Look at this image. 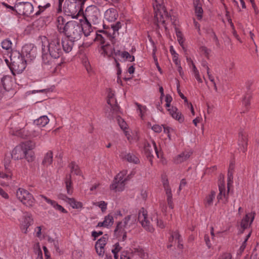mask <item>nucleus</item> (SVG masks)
Listing matches in <instances>:
<instances>
[{
  "label": "nucleus",
  "mask_w": 259,
  "mask_h": 259,
  "mask_svg": "<svg viewBox=\"0 0 259 259\" xmlns=\"http://www.w3.org/2000/svg\"><path fill=\"white\" fill-rule=\"evenodd\" d=\"M42 60L44 64L51 65L53 59L59 58L63 55L61 39L57 34L47 38L41 41Z\"/></svg>",
  "instance_id": "1"
},
{
  "label": "nucleus",
  "mask_w": 259,
  "mask_h": 259,
  "mask_svg": "<svg viewBox=\"0 0 259 259\" xmlns=\"http://www.w3.org/2000/svg\"><path fill=\"white\" fill-rule=\"evenodd\" d=\"M28 47L25 46L23 48L22 54L14 50L10 55V62L9 60L5 59V61L12 72L19 74L22 73L26 67L28 62L33 60L36 57L35 51L32 49L28 51Z\"/></svg>",
  "instance_id": "2"
},
{
  "label": "nucleus",
  "mask_w": 259,
  "mask_h": 259,
  "mask_svg": "<svg viewBox=\"0 0 259 259\" xmlns=\"http://www.w3.org/2000/svg\"><path fill=\"white\" fill-rule=\"evenodd\" d=\"M35 147V144L32 141H27L20 145L17 146L12 151L11 157L15 160L26 158L28 161H31L34 159V156L31 153L29 155L28 151L31 150Z\"/></svg>",
  "instance_id": "3"
},
{
  "label": "nucleus",
  "mask_w": 259,
  "mask_h": 259,
  "mask_svg": "<svg viewBox=\"0 0 259 259\" xmlns=\"http://www.w3.org/2000/svg\"><path fill=\"white\" fill-rule=\"evenodd\" d=\"M104 29L108 28V30H101L99 32L103 33V34L96 33V37L95 38V41H99L101 45L102 46L107 44L106 39L108 38L112 44H114V38L116 36V34H118V31L121 27V23L118 21L115 24H112L109 26H106L103 25Z\"/></svg>",
  "instance_id": "4"
},
{
  "label": "nucleus",
  "mask_w": 259,
  "mask_h": 259,
  "mask_svg": "<svg viewBox=\"0 0 259 259\" xmlns=\"http://www.w3.org/2000/svg\"><path fill=\"white\" fill-rule=\"evenodd\" d=\"M153 6L155 12L154 23L157 26V28H160V24L161 23L166 30L167 27L165 25V22L169 18V15L164 6L162 5V1L154 0L153 2Z\"/></svg>",
  "instance_id": "5"
},
{
  "label": "nucleus",
  "mask_w": 259,
  "mask_h": 259,
  "mask_svg": "<svg viewBox=\"0 0 259 259\" xmlns=\"http://www.w3.org/2000/svg\"><path fill=\"white\" fill-rule=\"evenodd\" d=\"M82 25L75 21L67 22V27L64 34L74 41L79 40L82 34Z\"/></svg>",
  "instance_id": "6"
},
{
  "label": "nucleus",
  "mask_w": 259,
  "mask_h": 259,
  "mask_svg": "<svg viewBox=\"0 0 259 259\" xmlns=\"http://www.w3.org/2000/svg\"><path fill=\"white\" fill-rule=\"evenodd\" d=\"M84 21L87 24L90 23L93 25L98 24L101 20V15L99 9L95 5L88 6L83 12Z\"/></svg>",
  "instance_id": "7"
},
{
  "label": "nucleus",
  "mask_w": 259,
  "mask_h": 259,
  "mask_svg": "<svg viewBox=\"0 0 259 259\" xmlns=\"http://www.w3.org/2000/svg\"><path fill=\"white\" fill-rule=\"evenodd\" d=\"M126 170H122L118 174L110 185V189L115 192L122 191L124 188L126 181L128 180V176L126 177Z\"/></svg>",
  "instance_id": "8"
},
{
  "label": "nucleus",
  "mask_w": 259,
  "mask_h": 259,
  "mask_svg": "<svg viewBox=\"0 0 259 259\" xmlns=\"http://www.w3.org/2000/svg\"><path fill=\"white\" fill-rule=\"evenodd\" d=\"M17 198L26 206L31 207L35 204L33 195L27 190L19 188L16 192Z\"/></svg>",
  "instance_id": "9"
},
{
  "label": "nucleus",
  "mask_w": 259,
  "mask_h": 259,
  "mask_svg": "<svg viewBox=\"0 0 259 259\" xmlns=\"http://www.w3.org/2000/svg\"><path fill=\"white\" fill-rule=\"evenodd\" d=\"M231 165L230 166L228 174V184H227V190H226V187L223 182L220 181L219 184V194L217 196V199L219 201L221 199H222L224 197L226 199V201H228V193L230 190V186L233 183V174L232 172V170L233 168H231Z\"/></svg>",
  "instance_id": "10"
},
{
  "label": "nucleus",
  "mask_w": 259,
  "mask_h": 259,
  "mask_svg": "<svg viewBox=\"0 0 259 259\" xmlns=\"http://www.w3.org/2000/svg\"><path fill=\"white\" fill-rule=\"evenodd\" d=\"M107 102L109 106L110 111H106V114L108 118H111L113 114H117L119 111V107L117 104L114 94L112 92L108 93Z\"/></svg>",
  "instance_id": "11"
},
{
  "label": "nucleus",
  "mask_w": 259,
  "mask_h": 259,
  "mask_svg": "<svg viewBox=\"0 0 259 259\" xmlns=\"http://www.w3.org/2000/svg\"><path fill=\"white\" fill-rule=\"evenodd\" d=\"M136 217L133 215H128L124 218L122 221L119 222L117 224L115 229V233L117 231H124L129 229L135 223Z\"/></svg>",
  "instance_id": "12"
},
{
  "label": "nucleus",
  "mask_w": 259,
  "mask_h": 259,
  "mask_svg": "<svg viewBox=\"0 0 259 259\" xmlns=\"http://www.w3.org/2000/svg\"><path fill=\"white\" fill-rule=\"evenodd\" d=\"M33 11L32 5L29 2H19L15 4V11L19 15L29 16Z\"/></svg>",
  "instance_id": "13"
},
{
  "label": "nucleus",
  "mask_w": 259,
  "mask_h": 259,
  "mask_svg": "<svg viewBox=\"0 0 259 259\" xmlns=\"http://www.w3.org/2000/svg\"><path fill=\"white\" fill-rule=\"evenodd\" d=\"M138 220L142 227L147 231L150 232H153L154 231V229L151 225L150 220L148 218L147 211L143 207L139 210Z\"/></svg>",
  "instance_id": "14"
},
{
  "label": "nucleus",
  "mask_w": 259,
  "mask_h": 259,
  "mask_svg": "<svg viewBox=\"0 0 259 259\" xmlns=\"http://www.w3.org/2000/svg\"><path fill=\"white\" fill-rule=\"evenodd\" d=\"M161 181L166 195L168 206L169 208L172 209L174 208L172 195L171 188L169 185V182L166 175H162L161 176Z\"/></svg>",
  "instance_id": "15"
},
{
  "label": "nucleus",
  "mask_w": 259,
  "mask_h": 259,
  "mask_svg": "<svg viewBox=\"0 0 259 259\" xmlns=\"http://www.w3.org/2000/svg\"><path fill=\"white\" fill-rule=\"evenodd\" d=\"M75 41H74V40H72L67 36L62 38L61 39V45H62L61 49H62V53H63V52H64L66 53H68L71 52L74 46V42Z\"/></svg>",
  "instance_id": "16"
},
{
  "label": "nucleus",
  "mask_w": 259,
  "mask_h": 259,
  "mask_svg": "<svg viewBox=\"0 0 259 259\" xmlns=\"http://www.w3.org/2000/svg\"><path fill=\"white\" fill-rule=\"evenodd\" d=\"M238 143L240 150L245 152L247 149V138L246 133L242 131L240 132L239 134Z\"/></svg>",
  "instance_id": "17"
},
{
  "label": "nucleus",
  "mask_w": 259,
  "mask_h": 259,
  "mask_svg": "<svg viewBox=\"0 0 259 259\" xmlns=\"http://www.w3.org/2000/svg\"><path fill=\"white\" fill-rule=\"evenodd\" d=\"M118 14L117 10L114 8L107 9L104 13V18L108 22L115 21L118 18Z\"/></svg>",
  "instance_id": "18"
},
{
  "label": "nucleus",
  "mask_w": 259,
  "mask_h": 259,
  "mask_svg": "<svg viewBox=\"0 0 259 259\" xmlns=\"http://www.w3.org/2000/svg\"><path fill=\"white\" fill-rule=\"evenodd\" d=\"M10 163V157H6L4 160V164L5 168V172L0 171V178L9 179L12 177L11 170L9 167Z\"/></svg>",
  "instance_id": "19"
},
{
  "label": "nucleus",
  "mask_w": 259,
  "mask_h": 259,
  "mask_svg": "<svg viewBox=\"0 0 259 259\" xmlns=\"http://www.w3.org/2000/svg\"><path fill=\"white\" fill-rule=\"evenodd\" d=\"M33 219L30 214L26 213L23 216V221L21 226V229L24 233H27V229L32 224Z\"/></svg>",
  "instance_id": "20"
},
{
  "label": "nucleus",
  "mask_w": 259,
  "mask_h": 259,
  "mask_svg": "<svg viewBox=\"0 0 259 259\" xmlns=\"http://www.w3.org/2000/svg\"><path fill=\"white\" fill-rule=\"evenodd\" d=\"M120 157L123 160L130 163L138 164L140 162L139 159L133 153L123 152L121 153Z\"/></svg>",
  "instance_id": "21"
},
{
  "label": "nucleus",
  "mask_w": 259,
  "mask_h": 259,
  "mask_svg": "<svg viewBox=\"0 0 259 259\" xmlns=\"http://www.w3.org/2000/svg\"><path fill=\"white\" fill-rule=\"evenodd\" d=\"M254 212L246 214L243 218L241 222V227L243 230L247 228L251 224L254 218Z\"/></svg>",
  "instance_id": "22"
},
{
  "label": "nucleus",
  "mask_w": 259,
  "mask_h": 259,
  "mask_svg": "<svg viewBox=\"0 0 259 259\" xmlns=\"http://www.w3.org/2000/svg\"><path fill=\"white\" fill-rule=\"evenodd\" d=\"M191 154L192 153L190 151H184L174 158V163L176 164H179L186 161L189 158Z\"/></svg>",
  "instance_id": "23"
},
{
  "label": "nucleus",
  "mask_w": 259,
  "mask_h": 259,
  "mask_svg": "<svg viewBox=\"0 0 259 259\" xmlns=\"http://www.w3.org/2000/svg\"><path fill=\"white\" fill-rule=\"evenodd\" d=\"M168 111L171 116L180 122H182L184 120V117L181 113L178 111L177 107L172 106L171 108H168Z\"/></svg>",
  "instance_id": "24"
},
{
  "label": "nucleus",
  "mask_w": 259,
  "mask_h": 259,
  "mask_svg": "<svg viewBox=\"0 0 259 259\" xmlns=\"http://www.w3.org/2000/svg\"><path fill=\"white\" fill-rule=\"evenodd\" d=\"M67 22H66L65 19L62 16H59L57 20V29L60 33L65 32L67 27Z\"/></svg>",
  "instance_id": "25"
},
{
  "label": "nucleus",
  "mask_w": 259,
  "mask_h": 259,
  "mask_svg": "<svg viewBox=\"0 0 259 259\" xmlns=\"http://www.w3.org/2000/svg\"><path fill=\"white\" fill-rule=\"evenodd\" d=\"M193 4L197 18L198 20H200L202 17V14L203 12L201 2L200 0H194Z\"/></svg>",
  "instance_id": "26"
},
{
  "label": "nucleus",
  "mask_w": 259,
  "mask_h": 259,
  "mask_svg": "<svg viewBox=\"0 0 259 259\" xmlns=\"http://www.w3.org/2000/svg\"><path fill=\"white\" fill-rule=\"evenodd\" d=\"M101 50L102 51V54L104 56H107L108 57L113 56L114 48L110 45L108 42L102 46Z\"/></svg>",
  "instance_id": "27"
},
{
  "label": "nucleus",
  "mask_w": 259,
  "mask_h": 259,
  "mask_svg": "<svg viewBox=\"0 0 259 259\" xmlns=\"http://www.w3.org/2000/svg\"><path fill=\"white\" fill-rule=\"evenodd\" d=\"M113 224V218L112 215L108 214L104 218L103 222L98 223L97 227H104L108 228Z\"/></svg>",
  "instance_id": "28"
},
{
  "label": "nucleus",
  "mask_w": 259,
  "mask_h": 259,
  "mask_svg": "<svg viewBox=\"0 0 259 259\" xmlns=\"http://www.w3.org/2000/svg\"><path fill=\"white\" fill-rule=\"evenodd\" d=\"M49 122V119L46 115H43L34 120V124L39 126L44 127Z\"/></svg>",
  "instance_id": "29"
},
{
  "label": "nucleus",
  "mask_w": 259,
  "mask_h": 259,
  "mask_svg": "<svg viewBox=\"0 0 259 259\" xmlns=\"http://www.w3.org/2000/svg\"><path fill=\"white\" fill-rule=\"evenodd\" d=\"M174 239H175L176 241H178V247L179 248H182L183 246V244L181 243L182 242V239L181 238L179 232L177 231L171 233V237L169 239V240L170 242H171Z\"/></svg>",
  "instance_id": "30"
},
{
  "label": "nucleus",
  "mask_w": 259,
  "mask_h": 259,
  "mask_svg": "<svg viewBox=\"0 0 259 259\" xmlns=\"http://www.w3.org/2000/svg\"><path fill=\"white\" fill-rule=\"evenodd\" d=\"M53 152L51 151H48L45 155L42 164L45 166L50 165L53 162Z\"/></svg>",
  "instance_id": "31"
},
{
  "label": "nucleus",
  "mask_w": 259,
  "mask_h": 259,
  "mask_svg": "<svg viewBox=\"0 0 259 259\" xmlns=\"http://www.w3.org/2000/svg\"><path fill=\"white\" fill-rule=\"evenodd\" d=\"M1 46L3 49L8 51V53H11L12 51V42L9 38L3 40L1 42Z\"/></svg>",
  "instance_id": "32"
},
{
  "label": "nucleus",
  "mask_w": 259,
  "mask_h": 259,
  "mask_svg": "<svg viewBox=\"0 0 259 259\" xmlns=\"http://www.w3.org/2000/svg\"><path fill=\"white\" fill-rule=\"evenodd\" d=\"M144 151L146 155V156L149 159L151 164H152V158L153 157L152 155V148L151 144L149 143L145 144L144 146Z\"/></svg>",
  "instance_id": "33"
},
{
  "label": "nucleus",
  "mask_w": 259,
  "mask_h": 259,
  "mask_svg": "<svg viewBox=\"0 0 259 259\" xmlns=\"http://www.w3.org/2000/svg\"><path fill=\"white\" fill-rule=\"evenodd\" d=\"M92 23L87 24V22L84 21V23L82 25V33L84 34L85 36H88L90 35V33L92 32Z\"/></svg>",
  "instance_id": "34"
},
{
  "label": "nucleus",
  "mask_w": 259,
  "mask_h": 259,
  "mask_svg": "<svg viewBox=\"0 0 259 259\" xmlns=\"http://www.w3.org/2000/svg\"><path fill=\"white\" fill-rule=\"evenodd\" d=\"M134 253L140 256L142 259H149L148 253L143 248L139 247L134 249Z\"/></svg>",
  "instance_id": "35"
},
{
  "label": "nucleus",
  "mask_w": 259,
  "mask_h": 259,
  "mask_svg": "<svg viewBox=\"0 0 259 259\" xmlns=\"http://www.w3.org/2000/svg\"><path fill=\"white\" fill-rule=\"evenodd\" d=\"M1 83L5 90H7L10 89L11 78L9 76H4L1 79Z\"/></svg>",
  "instance_id": "36"
},
{
  "label": "nucleus",
  "mask_w": 259,
  "mask_h": 259,
  "mask_svg": "<svg viewBox=\"0 0 259 259\" xmlns=\"http://www.w3.org/2000/svg\"><path fill=\"white\" fill-rule=\"evenodd\" d=\"M68 203L73 208L79 209L82 207V203L79 201H77L73 198H68Z\"/></svg>",
  "instance_id": "37"
},
{
  "label": "nucleus",
  "mask_w": 259,
  "mask_h": 259,
  "mask_svg": "<svg viewBox=\"0 0 259 259\" xmlns=\"http://www.w3.org/2000/svg\"><path fill=\"white\" fill-rule=\"evenodd\" d=\"M215 196V192L214 191H211L210 194L206 197L205 200V206L207 207L212 205Z\"/></svg>",
  "instance_id": "38"
},
{
  "label": "nucleus",
  "mask_w": 259,
  "mask_h": 259,
  "mask_svg": "<svg viewBox=\"0 0 259 259\" xmlns=\"http://www.w3.org/2000/svg\"><path fill=\"white\" fill-rule=\"evenodd\" d=\"M65 185L67 194L71 195L73 193V188L72 187L70 175L67 176L66 180L65 181Z\"/></svg>",
  "instance_id": "39"
},
{
  "label": "nucleus",
  "mask_w": 259,
  "mask_h": 259,
  "mask_svg": "<svg viewBox=\"0 0 259 259\" xmlns=\"http://www.w3.org/2000/svg\"><path fill=\"white\" fill-rule=\"evenodd\" d=\"M251 96L250 94L247 93L244 97L242 100V104L245 108V109H243V112L244 113L248 109V107L250 105V99Z\"/></svg>",
  "instance_id": "40"
},
{
  "label": "nucleus",
  "mask_w": 259,
  "mask_h": 259,
  "mask_svg": "<svg viewBox=\"0 0 259 259\" xmlns=\"http://www.w3.org/2000/svg\"><path fill=\"white\" fill-rule=\"evenodd\" d=\"M69 167L71 168V172L72 174H74L76 175H80V171L79 169V167L74 162H72L70 164Z\"/></svg>",
  "instance_id": "41"
},
{
  "label": "nucleus",
  "mask_w": 259,
  "mask_h": 259,
  "mask_svg": "<svg viewBox=\"0 0 259 259\" xmlns=\"http://www.w3.org/2000/svg\"><path fill=\"white\" fill-rule=\"evenodd\" d=\"M75 6H76V3H75L74 1L73 2H70L67 5V9L68 10L70 15H71L72 17L75 16L76 14V11L75 10H74Z\"/></svg>",
  "instance_id": "42"
},
{
  "label": "nucleus",
  "mask_w": 259,
  "mask_h": 259,
  "mask_svg": "<svg viewBox=\"0 0 259 259\" xmlns=\"http://www.w3.org/2000/svg\"><path fill=\"white\" fill-rule=\"evenodd\" d=\"M108 239V235L104 234L102 238L99 239L96 242L95 245L102 246L105 247Z\"/></svg>",
  "instance_id": "43"
},
{
  "label": "nucleus",
  "mask_w": 259,
  "mask_h": 259,
  "mask_svg": "<svg viewBox=\"0 0 259 259\" xmlns=\"http://www.w3.org/2000/svg\"><path fill=\"white\" fill-rule=\"evenodd\" d=\"M51 205L57 210L63 213H67V211L55 200L53 201Z\"/></svg>",
  "instance_id": "44"
},
{
  "label": "nucleus",
  "mask_w": 259,
  "mask_h": 259,
  "mask_svg": "<svg viewBox=\"0 0 259 259\" xmlns=\"http://www.w3.org/2000/svg\"><path fill=\"white\" fill-rule=\"evenodd\" d=\"M117 120L118 122V123L121 128L123 131H124L126 129L127 124L125 122V121L119 116H117Z\"/></svg>",
  "instance_id": "45"
},
{
  "label": "nucleus",
  "mask_w": 259,
  "mask_h": 259,
  "mask_svg": "<svg viewBox=\"0 0 259 259\" xmlns=\"http://www.w3.org/2000/svg\"><path fill=\"white\" fill-rule=\"evenodd\" d=\"M96 251L97 254L103 256L105 252L104 247L102 246L95 245Z\"/></svg>",
  "instance_id": "46"
},
{
  "label": "nucleus",
  "mask_w": 259,
  "mask_h": 259,
  "mask_svg": "<svg viewBox=\"0 0 259 259\" xmlns=\"http://www.w3.org/2000/svg\"><path fill=\"white\" fill-rule=\"evenodd\" d=\"M176 35L178 38V41L180 46L184 49V39L182 36V34L180 31H176Z\"/></svg>",
  "instance_id": "47"
},
{
  "label": "nucleus",
  "mask_w": 259,
  "mask_h": 259,
  "mask_svg": "<svg viewBox=\"0 0 259 259\" xmlns=\"http://www.w3.org/2000/svg\"><path fill=\"white\" fill-rule=\"evenodd\" d=\"M48 241L50 243H53V244L54 245V247H55V248L56 249V251L58 252H60V249H59V243H58V241H56L51 237L48 238Z\"/></svg>",
  "instance_id": "48"
},
{
  "label": "nucleus",
  "mask_w": 259,
  "mask_h": 259,
  "mask_svg": "<svg viewBox=\"0 0 259 259\" xmlns=\"http://www.w3.org/2000/svg\"><path fill=\"white\" fill-rule=\"evenodd\" d=\"M156 48H154L153 50V53H152V56H153V59L154 60V62H155V65H156V67L158 70V71L161 73V68L160 67L159 64H158V60H157V58L155 55V52H156Z\"/></svg>",
  "instance_id": "49"
},
{
  "label": "nucleus",
  "mask_w": 259,
  "mask_h": 259,
  "mask_svg": "<svg viewBox=\"0 0 259 259\" xmlns=\"http://www.w3.org/2000/svg\"><path fill=\"white\" fill-rule=\"evenodd\" d=\"M107 205V203H106L104 201H101L100 202L96 203V205L99 206L103 212L105 211L106 210Z\"/></svg>",
  "instance_id": "50"
},
{
  "label": "nucleus",
  "mask_w": 259,
  "mask_h": 259,
  "mask_svg": "<svg viewBox=\"0 0 259 259\" xmlns=\"http://www.w3.org/2000/svg\"><path fill=\"white\" fill-rule=\"evenodd\" d=\"M155 217H153V218H151V220L152 221H155L156 222L157 225L158 227H159L160 228H163L164 227V225L163 224V222L161 220H158L157 218H154Z\"/></svg>",
  "instance_id": "51"
},
{
  "label": "nucleus",
  "mask_w": 259,
  "mask_h": 259,
  "mask_svg": "<svg viewBox=\"0 0 259 259\" xmlns=\"http://www.w3.org/2000/svg\"><path fill=\"white\" fill-rule=\"evenodd\" d=\"M152 130L155 133H159L162 130V126L158 124H154L152 126Z\"/></svg>",
  "instance_id": "52"
},
{
  "label": "nucleus",
  "mask_w": 259,
  "mask_h": 259,
  "mask_svg": "<svg viewBox=\"0 0 259 259\" xmlns=\"http://www.w3.org/2000/svg\"><path fill=\"white\" fill-rule=\"evenodd\" d=\"M172 100V98L170 95L167 94L166 95V96H165V102H166L165 106L166 107H170V103L171 102Z\"/></svg>",
  "instance_id": "53"
},
{
  "label": "nucleus",
  "mask_w": 259,
  "mask_h": 259,
  "mask_svg": "<svg viewBox=\"0 0 259 259\" xmlns=\"http://www.w3.org/2000/svg\"><path fill=\"white\" fill-rule=\"evenodd\" d=\"M114 246V248L112 249V252L113 253H118L121 249L118 243H115Z\"/></svg>",
  "instance_id": "54"
},
{
  "label": "nucleus",
  "mask_w": 259,
  "mask_h": 259,
  "mask_svg": "<svg viewBox=\"0 0 259 259\" xmlns=\"http://www.w3.org/2000/svg\"><path fill=\"white\" fill-rule=\"evenodd\" d=\"M201 51L204 53V54H205V55L206 56V57H208V55L209 54L210 52V50L207 49L206 47H201Z\"/></svg>",
  "instance_id": "55"
},
{
  "label": "nucleus",
  "mask_w": 259,
  "mask_h": 259,
  "mask_svg": "<svg viewBox=\"0 0 259 259\" xmlns=\"http://www.w3.org/2000/svg\"><path fill=\"white\" fill-rule=\"evenodd\" d=\"M39 198H41L44 199L48 203L51 204L54 200L50 199V198L47 197L46 196L44 195H40L39 196Z\"/></svg>",
  "instance_id": "56"
},
{
  "label": "nucleus",
  "mask_w": 259,
  "mask_h": 259,
  "mask_svg": "<svg viewBox=\"0 0 259 259\" xmlns=\"http://www.w3.org/2000/svg\"><path fill=\"white\" fill-rule=\"evenodd\" d=\"M130 57V54L128 52L126 51H123L121 52V58L122 59H125V60H127L128 57Z\"/></svg>",
  "instance_id": "57"
},
{
  "label": "nucleus",
  "mask_w": 259,
  "mask_h": 259,
  "mask_svg": "<svg viewBox=\"0 0 259 259\" xmlns=\"http://www.w3.org/2000/svg\"><path fill=\"white\" fill-rule=\"evenodd\" d=\"M220 259H232V256L230 253H226L222 254L220 257Z\"/></svg>",
  "instance_id": "58"
},
{
  "label": "nucleus",
  "mask_w": 259,
  "mask_h": 259,
  "mask_svg": "<svg viewBox=\"0 0 259 259\" xmlns=\"http://www.w3.org/2000/svg\"><path fill=\"white\" fill-rule=\"evenodd\" d=\"M120 259H131V257L128 255V253L125 251H123L120 255Z\"/></svg>",
  "instance_id": "59"
},
{
  "label": "nucleus",
  "mask_w": 259,
  "mask_h": 259,
  "mask_svg": "<svg viewBox=\"0 0 259 259\" xmlns=\"http://www.w3.org/2000/svg\"><path fill=\"white\" fill-rule=\"evenodd\" d=\"M102 234H103V232L102 231H99V232L93 231L92 232V235L93 237H94L95 238V239H96L97 237H98V236H99Z\"/></svg>",
  "instance_id": "60"
},
{
  "label": "nucleus",
  "mask_w": 259,
  "mask_h": 259,
  "mask_svg": "<svg viewBox=\"0 0 259 259\" xmlns=\"http://www.w3.org/2000/svg\"><path fill=\"white\" fill-rule=\"evenodd\" d=\"M204 240L205 241L206 244L208 248H210L211 244L210 243L209 237L207 235H205L204 236Z\"/></svg>",
  "instance_id": "61"
},
{
  "label": "nucleus",
  "mask_w": 259,
  "mask_h": 259,
  "mask_svg": "<svg viewBox=\"0 0 259 259\" xmlns=\"http://www.w3.org/2000/svg\"><path fill=\"white\" fill-rule=\"evenodd\" d=\"M201 65L206 69L207 74H209V68L208 66L207 62L205 61H203L201 63Z\"/></svg>",
  "instance_id": "62"
},
{
  "label": "nucleus",
  "mask_w": 259,
  "mask_h": 259,
  "mask_svg": "<svg viewBox=\"0 0 259 259\" xmlns=\"http://www.w3.org/2000/svg\"><path fill=\"white\" fill-rule=\"evenodd\" d=\"M186 182L185 179H182L181 181L179 188V191H180L183 187H184L186 185Z\"/></svg>",
  "instance_id": "63"
},
{
  "label": "nucleus",
  "mask_w": 259,
  "mask_h": 259,
  "mask_svg": "<svg viewBox=\"0 0 259 259\" xmlns=\"http://www.w3.org/2000/svg\"><path fill=\"white\" fill-rule=\"evenodd\" d=\"M0 195L5 199H8L9 198L8 194L3 189L0 190Z\"/></svg>",
  "instance_id": "64"
}]
</instances>
